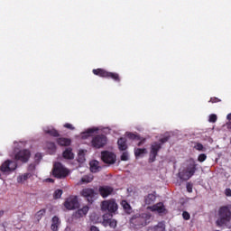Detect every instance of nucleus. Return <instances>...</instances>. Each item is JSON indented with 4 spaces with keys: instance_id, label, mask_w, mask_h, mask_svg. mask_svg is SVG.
I'll use <instances>...</instances> for the list:
<instances>
[{
    "instance_id": "35",
    "label": "nucleus",
    "mask_w": 231,
    "mask_h": 231,
    "mask_svg": "<svg viewBox=\"0 0 231 231\" xmlns=\"http://www.w3.org/2000/svg\"><path fill=\"white\" fill-rule=\"evenodd\" d=\"M53 196H54V199H60V197L62 196V190H61V189H57V190H55Z\"/></svg>"
},
{
    "instance_id": "31",
    "label": "nucleus",
    "mask_w": 231,
    "mask_h": 231,
    "mask_svg": "<svg viewBox=\"0 0 231 231\" xmlns=\"http://www.w3.org/2000/svg\"><path fill=\"white\" fill-rule=\"evenodd\" d=\"M45 214H46V210L44 209L38 211L35 215L37 221H41V219H42V216H44Z\"/></svg>"
},
{
    "instance_id": "4",
    "label": "nucleus",
    "mask_w": 231,
    "mask_h": 231,
    "mask_svg": "<svg viewBox=\"0 0 231 231\" xmlns=\"http://www.w3.org/2000/svg\"><path fill=\"white\" fill-rule=\"evenodd\" d=\"M52 174L55 178H66L69 171L60 162H55L53 165Z\"/></svg>"
},
{
    "instance_id": "39",
    "label": "nucleus",
    "mask_w": 231,
    "mask_h": 231,
    "mask_svg": "<svg viewBox=\"0 0 231 231\" xmlns=\"http://www.w3.org/2000/svg\"><path fill=\"white\" fill-rule=\"evenodd\" d=\"M182 217H183L184 219H186V221H189V219H190V214H189V212H187V211H184V212L182 213Z\"/></svg>"
},
{
    "instance_id": "32",
    "label": "nucleus",
    "mask_w": 231,
    "mask_h": 231,
    "mask_svg": "<svg viewBox=\"0 0 231 231\" xmlns=\"http://www.w3.org/2000/svg\"><path fill=\"white\" fill-rule=\"evenodd\" d=\"M47 149H49L51 154H53V152H55V149H56L55 143H47Z\"/></svg>"
},
{
    "instance_id": "52",
    "label": "nucleus",
    "mask_w": 231,
    "mask_h": 231,
    "mask_svg": "<svg viewBox=\"0 0 231 231\" xmlns=\"http://www.w3.org/2000/svg\"><path fill=\"white\" fill-rule=\"evenodd\" d=\"M46 181H50L51 183H53L52 179H46Z\"/></svg>"
},
{
    "instance_id": "44",
    "label": "nucleus",
    "mask_w": 231,
    "mask_h": 231,
    "mask_svg": "<svg viewBox=\"0 0 231 231\" xmlns=\"http://www.w3.org/2000/svg\"><path fill=\"white\" fill-rule=\"evenodd\" d=\"M209 102H212V104L217 102V97H212Z\"/></svg>"
},
{
    "instance_id": "23",
    "label": "nucleus",
    "mask_w": 231,
    "mask_h": 231,
    "mask_svg": "<svg viewBox=\"0 0 231 231\" xmlns=\"http://www.w3.org/2000/svg\"><path fill=\"white\" fill-rule=\"evenodd\" d=\"M127 141L125 140V138L122 137L117 141V145L119 147L120 151H125V149H127Z\"/></svg>"
},
{
    "instance_id": "48",
    "label": "nucleus",
    "mask_w": 231,
    "mask_h": 231,
    "mask_svg": "<svg viewBox=\"0 0 231 231\" xmlns=\"http://www.w3.org/2000/svg\"><path fill=\"white\" fill-rule=\"evenodd\" d=\"M24 145H26L25 142H20V145H18V147H24Z\"/></svg>"
},
{
    "instance_id": "6",
    "label": "nucleus",
    "mask_w": 231,
    "mask_h": 231,
    "mask_svg": "<svg viewBox=\"0 0 231 231\" xmlns=\"http://www.w3.org/2000/svg\"><path fill=\"white\" fill-rule=\"evenodd\" d=\"M93 73L94 75H97L98 77H103L105 79H113V80L120 82V76H118V74L116 73L107 72L102 69H93Z\"/></svg>"
},
{
    "instance_id": "11",
    "label": "nucleus",
    "mask_w": 231,
    "mask_h": 231,
    "mask_svg": "<svg viewBox=\"0 0 231 231\" xmlns=\"http://www.w3.org/2000/svg\"><path fill=\"white\" fill-rule=\"evenodd\" d=\"M162 149V143H153L151 146L150 151V162H154L156 160V156H158V152Z\"/></svg>"
},
{
    "instance_id": "45",
    "label": "nucleus",
    "mask_w": 231,
    "mask_h": 231,
    "mask_svg": "<svg viewBox=\"0 0 231 231\" xmlns=\"http://www.w3.org/2000/svg\"><path fill=\"white\" fill-rule=\"evenodd\" d=\"M90 231H100V230H98V227L97 226H91Z\"/></svg>"
},
{
    "instance_id": "21",
    "label": "nucleus",
    "mask_w": 231,
    "mask_h": 231,
    "mask_svg": "<svg viewBox=\"0 0 231 231\" xmlns=\"http://www.w3.org/2000/svg\"><path fill=\"white\" fill-rule=\"evenodd\" d=\"M100 169V162L98 161H92L90 162V171L91 172H99Z\"/></svg>"
},
{
    "instance_id": "49",
    "label": "nucleus",
    "mask_w": 231,
    "mask_h": 231,
    "mask_svg": "<svg viewBox=\"0 0 231 231\" xmlns=\"http://www.w3.org/2000/svg\"><path fill=\"white\" fill-rule=\"evenodd\" d=\"M42 159V155H41V153H38V162H41Z\"/></svg>"
},
{
    "instance_id": "50",
    "label": "nucleus",
    "mask_w": 231,
    "mask_h": 231,
    "mask_svg": "<svg viewBox=\"0 0 231 231\" xmlns=\"http://www.w3.org/2000/svg\"><path fill=\"white\" fill-rule=\"evenodd\" d=\"M3 216H5V211L1 210L0 211V217H3Z\"/></svg>"
},
{
    "instance_id": "10",
    "label": "nucleus",
    "mask_w": 231,
    "mask_h": 231,
    "mask_svg": "<svg viewBox=\"0 0 231 231\" xmlns=\"http://www.w3.org/2000/svg\"><path fill=\"white\" fill-rule=\"evenodd\" d=\"M130 223L134 226H145V225H147V221L143 217L140 216V214L132 217Z\"/></svg>"
},
{
    "instance_id": "14",
    "label": "nucleus",
    "mask_w": 231,
    "mask_h": 231,
    "mask_svg": "<svg viewBox=\"0 0 231 231\" xmlns=\"http://www.w3.org/2000/svg\"><path fill=\"white\" fill-rule=\"evenodd\" d=\"M147 208L152 212H157V214H165L167 212L165 206L162 202H159L152 207H148Z\"/></svg>"
},
{
    "instance_id": "27",
    "label": "nucleus",
    "mask_w": 231,
    "mask_h": 231,
    "mask_svg": "<svg viewBox=\"0 0 231 231\" xmlns=\"http://www.w3.org/2000/svg\"><path fill=\"white\" fill-rule=\"evenodd\" d=\"M154 201H156V196L154 194H148L144 198V202L146 205H152V203H154Z\"/></svg>"
},
{
    "instance_id": "16",
    "label": "nucleus",
    "mask_w": 231,
    "mask_h": 231,
    "mask_svg": "<svg viewBox=\"0 0 231 231\" xmlns=\"http://www.w3.org/2000/svg\"><path fill=\"white\" fill-rule=\"evenodd\" d=\"M104 226H110V228H116V220L113 218H107V215L103 216Z\"/></svg>"
},
{
    "instance_id": "37",
    "label": "nucleus",
    "mask_w": 231,
    "mask_h": 231,
    "mask_svg": "<svg viewBox=\"0 0 231 231\" xmlns=\"http://www.w3.org/2000/svg\"><path fill=\"white\" fill-rule=\"evenodd\" d=\"M194 149H196V151H203L204 147L203 144L197 143L194 146Z\"/></svg>"
},
{
    "instance_id": "47",
    "label": "nucleus",
    "mask_w": 231,
    "mask_h": 231,
    "mask_svg": "<svg viewBox=\"0 0 231 231\" xmlns=\"http://www.w3.org/2000/svg\"><path fill=\"white\" fill-rule=\"evenodd\" d=\"M145 143V139H141V141L137 143V145H142V143Z\"/></svg>"
},
{
    "instance_id": "19",
    "label": "nucleus",
    "mask_w": 231,
    "mask_h": 231,
    "mask_svg": "<svg viewBox=\"0 0 231 231\" xmlns=\"http://www.w3.org/2000/svg\"><path fill=\"white\" fill-rule=\"evenodd\" d=\"M32 176L31 172H27V173H23V174H20L17 177V183H24V181H27L28 180H30V177Z\"/></svg>"
},
{
    "instance_id": "29",
    "label": "nucleus",
    "mask_w": 231,
    "mask_h": 231,
    "mask_svg": "<svg viewBox=\"0 0 231 231\" xmlns=\"http://www.w3.org/2000/svg\"><path fill=\"white\" fill-rule=\"evenodd\" d=\"M121 206L127 214H131V205H129L127 201L123 200Z\"/></svg>"
},
{
    "instance_id": "12",
    "label": "nucleus",
    "mask_w": 231,
    "mask_h": 231,
    "mask_svg": "<svg viewBox=\"0 0 231 231\" xmlns=\"http://www.w3.org/2000/svg\"><path fill=\"white\" fill-rule=\"evenodd\" d=\"M30 151L28 150H22L18 153L14 155L15 160H18L19 162H23V163H26L28 160H30Z\"/></svg>"
},
{
    "instance_id": "20",
    "label": "nucleus",
    "mask_w": 231,
    "mask_h": 231,
    "mask_svg": "<svg viewBox=\"0 0 231 231\" xmlns=\"http://www.w3.org/2000/svg\"><path fill=\"white\" fill-rule=\"evenodd\" d=\"M43 131L46 134H50L51 136H59V132H57L53 126H46L43 128Z\"/></svg>"
},
{
    "instance_id": "51",
    "label": "nucleus",
    "mask_w": 231,
    "mask_h": 231,
    "mask_svg": "<svg viewBox=\"0 0 231 231\" xmlns=\"http://www.w3.org/2000/svg\"><path fill=\"white\" fill-rule=\"evenodd\" d=\"M226 118L227 120H231V113L227 115Z\"/></svg>"
},
{
    "instance_id": "13",
    "label": "nucleus",
    "mask_w": 231,
    "mask_h": 231,
    "mask_svg": "<svg viewBox=\"0 0 231 231\" xmlns=\"http://www.w3.org/2000/svg\"><path fill=\"white\" fill-rule=\"evenodd\" d=\"M80 194H81V196H83V198H87V199L89 203H91L93 201V198H95V196H97L95 189H93L91 188L83 189L81 190Z\"/></svg>"
},
{
    "instance_id": "2",
    "label": "nucleus",
    "mask_w": 231,
    "mask_h": 231,
    "mask_svg": "<svg viewBox=\"0 0 231 231\" xmlns=\"http://www.w3.org/2000/svg\"><path fill=\"white\" fill-rule=\"evenodd\" d=\"M231 219V213L230 209L227 207H222L218 210V218L217 220V226H223L229 223Z\"/></svg>"
},
{
    "instance_id": "53",
    "label": "nucleus",
    "mask_w": 231,
    "mask_h": 231,
    "mask_svg": "<svg viewBox=\"0 0 231 231\" xmlns=\"http://www.w3.org/2000/svg\"><path fill=\"white\" fill-rule=\"evenodd\" d=\"M228 128L231 129V123L228 125Z\"/></svg>"
},
{
    "instance_id": "8",
    "label": "nucleus",
    "mask_w": 231,
    "mask_h": 231,
    "mask_svg": "<svg viewBox=\"0 0 231 231\" xmlns=\"http://www.w3.org/2000/svg\"><path fill=\"white\" fill-rule=\"evenodd\" d=\"M101 160L104 162V163H106L107 165H113L116 162V155L111 152H101Z\"/></svg>"
},
{
    "instance_id": "26",
    "label": "nucleus",
    "mask_w": 231,
    "mask_h": 231,
    "mask_svg": "<svg viewBox=\"0 0 231 231\" xmlns=\"http://www.w3.org/2000/svg\"><path fill=\"white\" fill-rule=\"evenodd\" d=\"M134 154L136 158H142L143 154H147V149L145 148H135Z\"/></svg>"
},
{
    "instance_id": "15",
    "label": "nucleus",
    "mask_w": 231,
    "mask_h": 231,
    "mask_svg": "<svg viewBox=\"0 0 231 231\" xmlns=\"http://www.w3.org/2000/svg\"><path fill=\"white\" fill-rule=\"evenodd\" d=\"M88 212H89V207L88 206H83L81 208L78 209L73 214V217H75V219H80V217H84V216H87Z\"/></svg>"
},
{
    "instance_id": "25",
    "label": "nucleus",
    "mask_w": 231,
    "mask_h": 231,
    "mask_svg": "<svg viewBox=\"0 0 231 231\" xmlns=\"http://www.w3.org/2000/svg\"><path fill=\"white\" fill-rule=\"evenodd\" d=\"M86 152H88V151H86V150L79 151V153H78L79 163H84V162H86Z\"/></svg>"
},
{
    "instance_id": "30",
    "label": "nucleus",
    "mask_w": 231,
    "mask_h": 231,
    "mask_svg": "<svg viewBox=\"0 0 231 231\" xmlns=\"http://www.w3.org/2000/svg\"><path fill=\"white\" fill-rule=\"evenodd\" d=\"M93 181V175H87L81 179V183H91Z\"/></svg>"
},
{
    "instance_id": "7",
    "label": "nucleus",
    "mask_w": 231,
    "mask_h": 231,
    "mask_svg": "<svg viewBox=\"0 0 231 231\" xmlns=\"http://www.w3.org/2000/svg\"><path fill=\"white\" fill-rule=\"evenodd\" d=\"M91 143L92 147H95L96 149H100L104 147L106 143H107V137H106L105 135H97L92 139Z\"/></svg>"
},
{
    "instance_id": "28",
    "label": "nucleus",
    "mask_w": 231,
    "mask_h": 231,
    "mask_svg": "<svg viewBox=\"0 0 231 231\" xmlns=\"http://www.w3.org/2000/svg\"><path fill=\"white\" fill-rule=\"evenodd\" d=\"M59 145H61L62 147H67L68 145H70L71 140L68 138H60L58 139Z\"/></svg>"
},
{
    "instance_id": "9",
    "label": "nucleus",
    "mask_w": 231,
    "mask_h": 231,
    "mask_svg": "<svg viewBox=\"0 0 231 231\" xmlns=\"http://www.w3.org/2000/svg\"><path fill=\"white\" fill-rule=\"evenodd\" d=\"M64 207L68 210H75V208H79V199L75 196L68 198L64 203Z\"/></svg>"
},
{
    "instance_id": "46",
    "label": "nucleus",
    "mask_w": 231,
    "mask_h": 231,
    "mask_svg": "<svg viewBox=\"0 0 231 231\" xmlns=\"http://www.w3.org/2000/svg\"><path fill=\"white\" fill-rule=\"evenodd\" d=\"M168 140H169V138L165 137V138L161 139V142H162V143H165V142H167Z\"/></svg>"
},
{
    "instance_id": "24",
    "label": "nucleus",
    "mask_w": 231,
    "mask_h": 231,
    "mask_svg": "<svg viewBox=\"0 0 231 231\" xmlns=\"http://www.w3.org/2000/svg\"><path fill=\"white\" fill-rule=\"evenodd\" d=\"M63 158H65V160H73L75 158V154L71 149L68 148L63 152Z\"/></svg>"
},
{
    "instance_id": "43",
    "label": "nucleus",
    "mask_w": 231,
    "mask_h": 231,
    "mask_svg": "<svg viewBox=\"0 0 231 231\" xmlns=\"http://www.w3.org/2000/svg\"><path fill=\"white\" fill-rule=\"evenodd\" d=\"M225 194H226V196H227V197H231V189H226Z\"/></svg>"
},
{
    "instance_id": "22",
    "label": "nucleus",
    "mask_w": 231,
    "mask_h": 231,
    "mask_svg": "<svg viewBox=\"0 0 231 231\" xmlns=\"http://www.w3.org/2000/svg\"><path fill=\"white\" fill-rule=\"evenodd\" d=\"M60 225V220L58 218V217H53L51 226V230L53 231L59 230Z\"/></svg>"
},
{
    "instance_id": "1",
    "label": "nucleus",
    "mask_w": 231,
    "mask_h": 231,
    "mask_svg": "<svg viewBox=\"0 0 231 231\" xmlns=\"http://www.w3.org/2000/svg\"><path fill=\"white\" fill-rule=\"evenodd\" d=\"M197 166L196 162L191 161L186 168L179 172V178L184 181L190 180L196 174Z\"/></svg>"
},
{
    "instance_id": "38",
    "label": "nucleus",
    "mask_w": 231,
    "mask_h": 231,
    "mask_svg": "<svg viewBox=\"0 0 231 231\" xmlns=\"http://www.w3.org/2000/svg\"><path fill=\"white\" fill-rule=\"evenodd\" d=\"M205 160H207V155L205 153H201L199 155L198 161L202 162H205Z\"/></svg>"
},
{
    "instance_id": "3",
    "label": "nucleus",
    "mask_w": 231,
    "mask_h": 231,
    "mask_svg": "<svg viewBox=\"0 0 231 231\" xmlns=\"http://www.w3.org/2000/svg\"><path fill=\"white\" fill-rule=\"evenodd\" d=\"M17 169V162L15 161L7 160L0 166V178L12 174Z\"/></svg>"
},
{
    "instance_id": "18",
    "label": "nucleus",
    "mask_w": 231,
    "mask_h": 231,
    "mask_svg": "<svg viewBox=\"0 0 231 231\" xmlns=\"http://www.w3.org/2000/svg\"><path fill=\"white\" fill-rule=\"evenodd\" d=\"M98 133V128L94 127V128H89L86 132H83L81 134V138H88V136H93V134H97Z\"/></svg>"
},
{
    "instance_id": "41",
    "label": "nucleus",
    "mask_w": 231,
    "mask_h": 231,
    "mask_svg": "<svg viewBox=\"0 0 231 231\" xmlns=\"http://www.w3.org/2000/svg\"><path fill=\"white\" fill-rule=\"evenodd\" d=\"M64 127H66V129H70L71 131L75 130V127L73 126V125L69 123L65 124Z\"/></svg>"
},
{
    "instance_id": "17",
    "label": "nucleus",
    "mask_w": 231,
    "mask_h": 231,
    "mask_svg": "<svg viewBox=\"0 0 231 231\" xmlns=\"http://www.w3.org/2000/svg\"><path fill=\"white\" fill-rule=\"evenodd\" d=\"M99 194L102 198H107V196H111V194H113V188L108 186L100 187Z\"/></svg>"
},
{
    "instance_id": "40",
    "label": "nucleus",
    "mask_w": 231,
    "mask_h": 231,
    "mask_svg": "<svg viewBox=\"0 0 231 231\" xmlns=\"http://www.w3.org/2000/svg\"><path fill=\"white\" fill-rule=\"evenodd\" d=\"M33 171H35V163H31L28 166V171L32 173V172H33Z\"/></svg>"
},
{
    "instance_id": "33",
    "label": "nucleus",
    "mask_w": 231,
    "mask_h": 231,
    "mask_svg": "<svg viewBox=\"0 0 231 231\" xmlns=\"http://www.w3.org/2000/svg\"><path fill=\"white\" fill-rule=\"evenodd\" d=\"M208 122L211 124H216V122H217V116L216 114H211L209 116Z\"/></svg>"
},
{
    "instance_id": "42",
    "label": "nucleus",
    "mask_w": 231,
    "mask_h": 231,
    "mask_svg": "<svg viewBox=\"0 0 231 231\" xmlns=\"http://www.w3.org/2000/svg\"><path fill=\"white\" fill-rule=\"evenodd\" d=\"M186 187H187L188 192H192V184L188 183Z\"/></svg>"
},
{
    "instance_id": "34",
    "label": "nucleus",
    "mask_w": 231,
    "mask_h": 231,
    "mask_svg": "<svg viewBox=\"0 0 231 231\" xmlns=\"http://www.w3.org/2000/svg\"><path fill=\"white\" fill-rule=\"evenodd\" d=\"M126 136L128 138H130V140H136V138H137V140H140V137H138V135H136L134 134H131L129 132L126 133Z\"/></svg>"
},
{
    "instance_id": "36",
    "label": "nucleus",
    "mask_w": 231,
    "mask_h": 231,
    "mask_svg": "<svg viewBox=\"0 0 231 231\" xmlns=\"http://www.w3.org/2000/svg\"><path fill=\"white\" fill-rule=\"evenodd\" d=\"M122 162H127L129 160V153L127 152H125L121 155Z\"/></svg>"
},
{
    "instance_id": "5",
    "label": "nucleus",
    "mask_w": 231,
    "mask_h": 231,
    "mask_svg": "<svg viewBox=\"0 0 231 231\" xmlns=\"http://www.w3.org/2000/svg\"><path fill=\"white\" fill-rule=\"evenodd\" d=\"M101 210L104 212H110V214H115L118 210V204L115 199L105 200L101 204Z\"/></svg>"
}]
</instances>
